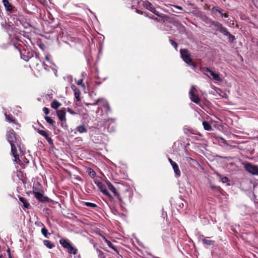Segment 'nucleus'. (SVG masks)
Instances as JSON below:
<instances>
[{"mask_svg": "<svg viewBox=\"0 0 258 258\" xmlns=\"http://www.w3.org/2000/svg\"><path fill=\"white\" fill-rule=\"evenodd\" d=\"M19 200L23 204V206L24 208H27L30 206V204L27 202L25 198L22 197H19Z\"/></svg>", "mask_w": 258, "mask_h": 258, "instance_id": "obj_34", "label": "nucleus"}, {"mask_svg": "<svg viewBox=\"0 0 258 258\" xmlns=\"http://www.w3.org/2000/svg\"><path fill=\"white\" fill-rule=\"evenodd\" d=\"M57 115L60 121H66V109L63 108L56 111Z\"/></svg>", "mask_w": 258, "mask_h": 258, "instance_id": "obj_15", "label": "nucleus"}, {"mask_svg": "<svg viewBox=\"0 0 258 258\" xmlns=\"http://www.w3.org/2000/svg\"><path fill=\"white\" fill-rule=\"evenodd\" d=\"M99 256H103L104 253L102 251L99 250Z\"/></svg>", "mask_w": 258, "mask_h": 258, "instance_id": "obj_60", "label": "nucleus"}, {"mask_svg": "<svg viewBox=\"0 0 258 258\" xmlns=\"http://www.w3.org/2000/svg\"><path fill=\"white\" fill-rule=\"evenodd\" d=\"M89 175L91 177H94V176L96 175V173L94 171H90L89 172Z\"/></svg>", "mask_w": 258, "mask_h": 258, "instance_id": "obj_52", "label": "nucleus"}, {"mask_svg": "<svg viewBox=\"0 0 258 258\" xmlns=\"http://www.w3.org/2000/svg\"><path fill=\"white\" fill-rule=\"evenodd\" d=\"M197 92L198 91L197 89L194 86H192L189 92V95L190 100L193 102L199 104L201 101V99L197 94Z\"/></svg>", "mask_w": 258, "mask_h": 258, "instance_id": "obj_5", "label": "nucleus"}, {"mask_svg": "<svg viewBox=\"0 0 258 258\" xmlns=\"http://www.w3.org/2000/svg\"><path fill=\"white\" fill-rule=\"evenodd\" d=\"M222 12H223V10H220V13H219L220 14L221 17H223V14H224Z\"/></svg>", "mask_w": 258, "mask_h": 258, "instance_id": "obj_62", "label": "nucleus"}, {"mask_svg": "<svg viewBox=\"0 0 258 258\" xmlns=\"http://www.w3.org/2000/svg\"><path fill=\"white\" fill-rule=\"evenodd\" d=\"M2 27L5 29V30L7 32L10 36L11 37V33H12L13 31V27L8 23H5V24L2 25Z\"/></svg>", "mask_w": 258, "mask_h": 258, "instance_id": "obj_17", "label": "nucleus"}, {"mask_svg": "<svg viewBox=\"0 0 258 258\" xmlns=\"http://www.w3.org/2000/svg\"><path fill=\"white\" fill-rule=\"evenodd\" d=\"M44 118L46 122L51 124L53 126V128L55 129L56 127L55 121L49 116H45Z\"/></svg>", "mask_w": 258, "mask_h": 258, "instance_id": "obj_32", "label": "nucleus"}, {"mask_svg": "<svg viewBox=\"0 0 258 258\" xmlns=\"http://www.w3.org/2000/svg\"><path fill=\"white\" fill-rule=\"evenodd\" d=\"M37 131V132L40 135H41V136H42L43 137H44L45 138V139L47 141V142H48V143L50 145H53V141L51 139V138H50L49 137V135L47 134V133L46 131L41 130L40 129H38Z\"/></svg>", "mask_w": 258, "mask_h": 258, "instance_id": "obj_12", "label": "nucleus"}, {"mask_svg": "<svg viewBox=\"0 0 258 258\" xmlns=\"http://www.w3.org/2000/svg\"><path fill=\"white\" fill-rule=\"evenodd\" d=\"M76 130L80 133H86L88 131L86 126L84 124L78 126L76 127Z\"/></svg>", "mask_w": 258, "mask_h": 258, "instance_id": "obj_28", "label": "nucleus"}, {"mask_svg": "<svg viewBox=\"0 0 258 258\" xmlns=\"http://www.w3.org/2000/svg\"><path fill=\"white\" fill-rule=\"evenodd\" d=\"M168 161L169 162H170V164L172 165V164H173L175 162H174L171 158H168Z\"/></svg>", "mask_w": 258, "mask_h": 258, "instance_id": "obj_58", "label": "nucleus"}, {"mask_svg": "<svg viewBox=\"0 0 258 258\" xmlns=\"http://www.w3.org/2000/svg\"><path fill=\"white\" fill-rule=\"evenodd\" d=\"M203 71L204 72H206V73H209L210 74H211V72H212V70H211L208 67H204L203 68Z\"/></svg>", "mask_w": 258, "mask_h": 258, "instance_id": "obj_47", "label": "nucleus"}, {"mask_svg": "<svg viewBox=\"0 0 258 258\" xmlns=\"http://www.w3.org/2000/svg\"><path fill=\"white\" fill-rule=\"evenodd\" d=\"M14 46L17 49H18L19 52L20 53L21 58L25 61H28L30 58L33 57L34 52L31 50H29L28 49H24L21 51V49L18 48V47L15 44H14Z\"/></svg>", "mask_w": 258, "mask_h": 258, "instance_id": "obj_4", "label": "nucleus"}, {"mask_svg": "<svg viewBox=\"0 0 258 258\" xmlns=\"http://www.w3.org/2000/svg\"><path fill=\"white\" fill-rule=\"evenodd\" d=\"M228 17H229V15L227 13H225L223 14V17L227 18Z\"/></svg>", "mask_w": 258, "mask_h": 258, "instance_id": "obj_59", "label": "nucleus"}, {"mask_svg": "<svg viewBox=\"0 0 258 258\" xmlns=\"http://www.w3.org/2000/svg\"><path fill=\"white\" fill-rule=\"evenodd\" d=\"M151 12L154 14L155 15L158 16L160 18L168 20L169 18V17L164 14L160 13L159 12L156 10L155 8L153 7V10H151Z\"/></svg>", "mask_w": 258, "mask_h": 258, "instance_id": "obj_20", "label": "nucleus"}, {"mask_svg": "<svg viewBox=\"0 0 258 258\" xmlns=\"http://www.w3.org/2000/svg\"><path fill=\"white\" fill-rule=\"evenodd\" d=\"M184 133H185V134H187L188 132H189V133H192V132H191V130H190V129H187V128H184Z\"/></svg>", "mask_w": 258, "mask_h": 258, "instance_id": "obj_56", "label": "nucleus"}, {"mask_svg": "<svg viewBox=\"0 0 258 258\" xmlns=\"http://www.w3.org/2000/svg\"><path fill=\"white\" fill-rule=\"evenodd\" d=\"M172 7L179 10H183V8L180 7V6H176V5H171Z\"/></svg>", "mask_w": 258, "mask_h": 258, "instance_id": "obj_54", "label": "nucleus"}, {"mask_svg": "<svg viewBox=\"0 0 258 258\" xmlns=\"http://www.w3.org/2000/svg\"><path fill=\"white\" fill-rule=\"evenodd\" d=\"M67 249H68V252L71 254H76L78 252V249L73 247L72 244Z\"/></svg>", "mask_w": 258, "mask_h": 258, "instance_id": "obj_39", "label": "nucleus"}, {"mask_svg": "<svg viewBox=\"0 0 258 258\" xmlns=\"http://www.w3.org/2000/svg\"><path fill=\"white\" fill-rule=\"evenodd\" d=\"M83 204L84 205H85V206H86L87 207H90L91 208H96L97 207L96 204H95L94 203H90V202H83Z\"/></svg>", "mask_w": 258, "mask_h": 258, "instance_id": "obj_40", "label": "nucleus"}, {"mask_svg": "<svg viewBox=\"0 0 258 258\" xmlns=\"http://www.w3.org/2000/svg\"><path fill=\"white\" fill-rule=\"evenodd\" d=\"M210 75L212 76L213 80L216 81H221L222 79L220 77V75L219 74L215 73L213 71L211 72Z\"/></svg>", "mask_w": 258, "mask_h": 258, "instance_id": "obj_36", "label": "nucleus"}, {"mask_svg": "<svg viewBox=\"0 0 258 258\" xmlns=\"http://www.w3.org/2000/svg\"><path fill=\"white\" fill-rule=\"evenodd\" d=\"M34 53L35 54L36 58H39V54L38 53H35V52H34Z\"/></svg>", "mask_w": 258, "mask_h": 258, "instance_id": "obj_63", "label": "nucleus"}, {"mask_svg": "<svg viewBox=\"0 0 258 258\" xmlns=\"http://www.w3.org/2000/svg\"><path fill=\"white\" fill-rule=\"evenodd\" d=\"M218 138V141L221 143H223V144H224L225 145H226V146H229V145L228 144L227 141L223 138H221V137H220V138Z\"/></svg>", "mask_w": 258, "mask_h": 258, "instance_id": "obj_42", "label": "nucleus"}, {"mask_svg": "<svg viewBox=\"0 0 258 258\" xmlns=\"http://www.w3.org/2000/svg\"><path fill=\"white\" fill-rule=\"evenodd\" d=\"M4 114L5 116L6 120L8 122H9V123H14L15 124H16L19 127L20 126V124L17 122L16 119L12 114H8L6 112L4 113Z\"/></svg>", "mask_w": 258, "mask_h": 258, "instance_id": "obj_14", "label": "nucleus"}, {"mask_svg": "<svg viewBox=\"0 0 258 258\" xmlns=\"http://www.w3.org/2000/svg\"><path fill=\"white\" fill-rule=\"evenodd\" d=\"M33 189H35L33 190V194L34 195V197L39 202L46 203L50 201L47 197H45L43 194L36 191V190H37V188L33 187Z\"/></svg>", "mask_w": 258, "mask_h": 258, "instance_id": "obj_7", "label": "nucleus"}, {"mask_svg": "<svg viewBox=\"0 0 258 258\" xmlns=\"http://www.w3.org/2000/svg\"><path fill=\"white\" fill-rule=\"evenodd\" d=\"M203 125L204 126V128L207 131H211L212 130V126L211 124L207 121H203Z\"/></svg>", "mask_w": 258, "mask_h": 258, "instance_id": "obj_30", "label": "nucleus"}, {"mask_svg": "<svg viewBox=\"0 0 258 258\" xmlns=\"http://www.w3.org/2000/svg\"><path fill=\"white\" fill-rule=\"evenodd\" d=\"M210 188L211 190L216 194H217L218 195H220L221 194V188L220 186L210 185Z\"/></svg>", "mask_w": 258, "mask_h": 258, "instance_id": "obj_26", "label": "nucleus"}, {"mask_svg": "<svg viewBox=\"0 0 258 258\" xmlns=\"http://www.w3.org/2000/svg\"><path fill=\"white\" fill-rule=\"evenodd\" d=\"M136 12L139 14L144 15L146 17H148V14L147 13H146L145 12H143L139 10H137Z\"/></svg>", "mask_w": 258, "mask_h": 258, "instance_id": "obj_45", "label": "nucleus"}, {"mask_svg": "<svg viewBox=\"0 0 258 258\" xmlns=\"http://www.w3.org/2000/svg\"><path fill=\"white\" fill-rule=\"evenodd\" d=\"M7 252L8 253L9 256L10 255V254H11V250L9 248L7 249Z\"/></svg>", "mask_w": 258, "mask_h": 258, "instance_id": "obj_61", "label": "nucleus"}, {"mask_svg": "<svg viewBox=\"0 0 258 258\" xmlns=\"http://www.w3.org/2000/svg\"><path fill=\"white\" fill-rule=\"evenodd\" d=\"M133 196V191L128 189H125L121 195H117V199L120 203L122 204H125L127 202H131Z\"/></svg>", "mask_w": 258, "mask_h": 258, "instance_id": "obj_3", "label": "nucleus"}, {"mask_svg": "<svg viewBox=\"0 0 258 258\" xmlns=\"http://www.w3.org/2000/svg\"><path fill=\"white\" fill-rule=\"evenodd\" d=\"M201 18L203 22H204L207 24H209L210 25L212 24L213 22L214 21L205 15H202L201 16Z\"/></svg>", "mask_w": 258, "mask_h": 258, "instance_id": "obj_25", "label": "nucleus"}, {"mask_svg": "<svg viewBox=\"0 0 258 258\" xmlns=\"http://www.w3.org/2000/svg\"><path fill=\"white\" fill-rule=\"evenodd\" d=\"M111 210L112 212L115 215L118 213V212L117 211V210L114 207H113L112 208H111Z\"/></svg>", "mask_w": 258, "mask_h": 258, "instance_id": "obj_51", "label": "nucleus"}, {"mask_svg": "<svg viewBox=\"0 0 258 258\" xmlns=\"http://www.w3.org/2000/svg\"><path fill=\"white\" fill-rule=\"evenodd\" d=\"M67 111L69 112L72 115H75L77 114L76 112H75L74 111H73L71 108H68L67 109Z\"/></svg>", "mask_w": 258, "mask_h": 258, "instance_id": "obj_46", "label": "nucleus"}, {"mask_svg": "<svg viewBox=\"0 0 258 258\" xmlns=\"http://www.w3.org/2000/svg\"><path fill=\"white\" fill-rule=\"evenodd\" d=\"M184 62L188 66L191 67L192 69L196 70L197 68V64L194 62L191 58L188 59Z\"/></svg>", "mask_w": 258, "mask_h": 258, "instance_id": "obj_35", "label": "nucleus"}, {"mask_svg": "<svg viewBox=\"0 0 258 258\" xmlns=\"http://www.w3.org/2000/svg\"><path fill=\"white\" fill-rule=\"evenodd\" d=\"M140 2L143 3V4H142L144 8H145L146 9H147V10H149L151 12V10H153L154 6L148 1H140V2H138V4H139Z\"/></svg>", "mask_w": 258, "mask_h": 258, "instance_id": "obj_19", "label": "nucleus"}, {"mask_svg": "<svg viewBox=\"0 0 258 258\" xmlns=\"http://www.w3.org/2000/svg\"><path fill=\"white\" fill-rule=\"evenodd\" d=\"M12 156L14 157V162L17 164L21 165L22 161L19 158V155L17 153V148L15 149V151L13 152L12 150L11 151Z\"/></svg>", "mask_w": 258, "mask_h": 258, "instance_id": "obj_16", "label": "nucleus"}, {"mask_svg": "<svg viewBox=\"0 0 258 258\" xmlns=\"http://www.w3.org/2000/svg\"><path fill=\"white\" fill-rule=\"evenodd\" d=\"M71 88H72V90L74 91V92H76L77 90H79V89H78L75 85H72L71 86Z\"/></svg>", "mask_w": 258, "mask_h": 258, "instance_id": "obj_53", "label": "nucleus"}, {"mask_svg": "<svg viewBox=\"0 0 258 258\" xmlns=\"http://www.w3.org/2000/svg\"><path fill=\"white\" fill-rule=\"evenodd\" d=\"M216 174L217 177L220 179V180L223 183H227L229 181V179L227 177H223L221 174H220L218 172H216Z\"/></svg>", "mask_w": 258, "mask_h": 258, "instance_id": "obj_29", "label": "nucleus"}, {"mask_svg": "<svg viewBox=\"0 0 258 258\" xmlns=\"http://www.w3.org/2000/svg\"><path fill=\"white\" fill-rule=\"evenodd\" d=\"M102 237L103 238V240H104V241L105 242V240H108L104 236H102Z\"/></svg>", "mask_w": 258, "mask_h": 258, "instance_id": "obj_64", "label": "nucleus"}, {"mask_svg": "<svg viewBox=\"0 0 258 258\" xmlns=\"http://www.w3.org/2000/svg\"><path fill=\"white\" fill-rule=\"evenodd\" d=\"M105 243L107 244V245L108 246V247H109L110 248H111V249L114 250L117 253H119V251H118L117 248L109 240H106Z\"/></svg>", "mask_w": 258, "mask_h": 258, "instance_id": "obj_38", "label": "nucleus"}, {"mask_svg": "<svg viewBox=\"0 0 258 258\" xmlns=\"http://www.w3.org/2000/svg\"><path fill=\"white\" fill-rule=\"evenodd\" d=\"M101 83H102L100 81H96L95 82V85L96 87L99 86L100 84H101Z\"/></svg>", "mask_w": 258, "mask_h": 258, "instance_id": "obj_55", "label": "nucleus"}, {"mask_svg": "<svg viewBox=\"0 0 258 258\" xmlns=\"http://www.w3.org/2000/svg\"><path fill=\"white\" fill-rule=\"evenodd\" d=\"M175 208L177 209V210H179V209L183 208L184 207V204L182 202V200L181 199L177 200L175 202Z\"/></svg>", "mask_w": 258, "mask_h": 258, "instance_id": "obj_33", "label": "nucleus"}, {"mask_svg": "<svg viewBox=\"0 0 258 258\" xmlns=\"http://www.w3.org/2000/svg\"><path fill=\"white\" fill-rule=\"evenodd\" d=\"M6 138L8 142L10 143L11 149L13 152L15 151V149L18 148L20 151V154H23V151L21 148L22 144L21 140L20 137L16 135L15 131L11 128L6 133Z\"/></svg>", "mask_w": 258, "mask_h": 258, "instance_id": "obj_1", "label": "nucleus"}, {"mask_svg": "<svg viewBox=\"0 0 258 258\" xmlns=\"http://www.w3.org/2000/svg\"><path fill=\"white\" fill-rule=\"evenodd\" d=\"M3 4L7 11L12 12L14 7L9 3L8 0H3Z\"/></svg>", "mask_w": 258, "mask_h": 258, "instance_id": "obj_18", "label": "nucleus"}, {"mask_svg": "<svg viewBox=\"0 0 258 258\" xmlns=\"http://www.w3.org/2000/svg\"><path fill=\"white\" fill-rule=\"evenodd\" d=\"M61 105V104L56 100H53L51 103V107L54 109H57Z\"/></svg>", "mask_w": 258, "mask_h": 258, "instance_id": "obj_31", "label": "nucleus"}, {"mask_svg": "<svg viewBox=\"0 0 258 258\" xmlns=\"http://www.w3.org/2000/svg\"><path fill=\"white\" fill-rule=\"evenodd\" d=\"M102 102V103H103L102 106L105 110V112L106 113L110 112L111 108L109 106L108 103L107 101H105L103 98L98 99L96 100V103H94V105L96 104L97 103H98L99 102Z\"/></svg>", "mask_w": 258, "mask_h": 258, "instance_id": "obj_11", "label": "nucleus"}, {"mask_svg": "<svg viewBox=\"0 0 258 258\" xmlns=\"http://www.w3.org/2000/svg\"><path fill=\"white\" fill-rule=\"evenodd\" d=\"M107 185L109 189L113 193V196L117 197V195H118L119 193L118 192L115 187L109 181L107 182Z\"/></svg>", "mask_w": 258, "mask_h": 258, "instance_id": "obj_23", "label": "nucleus"}, {"mask_svg": "<svg viewBox=\"0 0 258 258\" xmlns=\"http://www.w3.org/2000/svg\"><path fill=\"white\" fill-rule=\"evenodd\" d=\"M59 243L64 248H68L71 245V243L68 239L61 238L59 240Z\"/></svg>", "mask_w": 258, "mask_h": 258, "instance_id": "obj_24", "label": "nucleus"}, {"mask_svg": "<svg viewBox=\"0 0 258 258\" xmlns=\"http://www.w3.org/2000/svg\"><path fill=\"white\" fill-rule=\"evenodd\" d=\"M82 83H83V80L82 79H80V80H78L77 81V84L78 85H81L82 84Z\"/></svg>", "mask_w": 258, "mask_h": 258, "instance_id": "obj_57", "label": "nucleus"}, {"mask_svg": "<svg viewBox=\"0 0 258 258\" xmlns=\"http://www.w3.org/2000/svg\"><path fill=\"white\" fill-rule=\"evenodd\" d=\"M43 111L46 115L48 114L49 113V109L45 107L43 108Z\"/></svg>", "mask_w": 258, "mask_h": 258, "instance_id": "obj_49", "label": "nucleus"}, {"mask_svg": "<svg viewBox=\"0 0 258 258\" xmlns=\"http://www.w3.org/2000/svg\"><path fill=\"white\" fill-rule=\"evenodd\" d=\"M212 10L213 11L217 12L218 13H220V9L218 7H214Z\"/></svg>", "mask_w": 258, "mask_h": 258, "instance_id": "obj_50", "label": "nucleus"}, {"mask_svg": "<svg viewBox=\"0 0 258 258\" xmlns=\"http://www.w3.org/2000/svg\"><path fill=\"white\" fill-rule=\"evenodd\" d=\"M104 126L107 127V131L109 132H113L115 130L114 120L113 119H107L104 121Z\"/></svg>", "mask_w": 258, "mask_h": 258, "instance_id": "obj_8", "label": "nucleus"}, {"mask_svg": "<svg viewBox=\"0 0 258 258\" xmlns=\"http://www.w3.org/2000/svg\"><path fill=\"white\" fill-rule=\"evenodd\" d=\"M213 27V30L218 31L224 36L228 37L229 42L233 43L235 40V37L234 35H232L228 30V29L224 27L222 24L218 21H214L210 27Z\"/></svg>", "mask_w": 258, "mask_h": 258, "instance_id": "obj_2", "label": "nucleus"}, {"mask_svg": "<svg viewBox=\"0 0 258 258\" xmlns=\"http://www.w3.org/2000/svg\"><path fill=\"white\" fill-rule=\"evenodd\" d=\"M215 242V241L210 240L209 237H205L202 239L203 244L208 246L213 245Z\"/></svg>", "mask_w": 258, "mask_h": 258, "instance_id": "obj_22", "label": "nucleus"}, {"mask_svg": "<svg viewBox=\"0 0 258 258\" xmlns=\"http://www.w3.org/2000/svg\"><path fill=\"white\" fill-rule=\"evenodd\" d=\"M171 166L174 170V172L175 174V177L177 178L181 176V172L180 170H179L178 164L176 162H175Z\"/></svg>", "mask_w": 258, "mask_h": 258, "instance_id": "obj_21", "label": "nucleus"}, {"mask_svg": "<svg viewBox=\"0 0 258 258\" xmlns=\"http://www.w3.org/2000/svg\"><path fill=\"white\" fill-rule=\"evenodd\" d=\"M180 53L181 57L184 61L191 58V54L187 49H181Z\"/></svg>", "mask_w": 258, "mask_h": 258, "instance_id": "obj_10", "label": "nucleus"}, {"mask_svg": "<svg viewBox=\"0 0 258 258\" xmlns=\"http://www.w3.org/2000/svg\"><path fill=\"white\" fill-rule=\"evenodd\" d=\"M171 44L176 49L178 46L177 43L172 39H169Z\"/></svg>", "mask_w": 258, "mask_h": 258, "instance_id": "obj_43", "label": "nucleus"}, {"mask_svg": "<svg viewBox=\"0 0 258 258\" xmlns=\"http://www.w3.org/2000/svg\"><path fill=\"white\" fill-rule=\"evenodd\" d=\"M246 171L253 175H258V166L250 163H246L244 165Z\"/></svg>", "mask_w": 258, "mask_h": 258, "instance_id": "obj_6", "label": "nucleus"}, {"mask_svg": "<svg viewBox=\"0 0 258 258\" xmlns=\"http://www.w3.org/2000/svg\"><path fill=\"white\" fill-rule=\"evenodd\" d=\"M98 188L100 189V191L105 196H107L109 197H111V195L109 193L107 189V187L105 184L100 181H98L95 182Z\"/></svg>", "mask_w": 258, "mask_h": 258, "instance_id": "obj_9", "label": "nucleus"}, {"mask_svg": "<svg viewBox=\"0 0 258 258\" xmlns=\"http://www.w3.org/2000/svg\"><path fill=\"white\" fill-rule=\"evenodd\" d=\"M148 17L149 18L151 19L154 20V21H155L156 22H161V21H160V20L159 19H158V18L155 17L153 15L149 16L148 15Z\"/></svg>", "mask_w": 258, "mask_h": 258, "instance_id": "obj_44", "label": "nucleus"}, {"mask_svg": "<svg viewBox=\"0 0 258 258\" xmlns=\"http://www.w3.org/2000/svg\"><path fill=\"white\" fill-rule=\"evenodd\" d=\"M43 244L45 246H46L49 249H51L55 247L54 244L48 240H43Z\"/></svg>", "mask_w": 258, "mask_h": 258, "instance_id": "obj_27", "label": "nucleus"}, {"mask_svg": "<svg viewBox=\"0 0 258 258\" xmlns=\"http://www.w3.org/2000/svg\"><path fill=\"white\" fill-rule=\"evenodd\" d=\"M41 226H43V228L41 229L42 234L45 237L48 238V232L47 229L46 228V227L42 223H41ZM49 235H50V234L49 233Z\"/></svg>", "mask_w": 258, "mask_h": 258, "instance_id": "obj_37", "label": "nucleus"}, {"mask_svg": "<svg viewBox=\"0 0 258 258\" xmlns=\"http://www.w3.org/2000/svg\"><path fill=\"white\" fill-rule=\"evenodd\" d=\"M60 126L64 128H66L67 127L66 121L65 122H64V121H61Z\"/></svg>", "mask_w": 258, "mask_h": 258, "instance_id": "obj_48", "label": "nucleus"}, {"mask_svg": "<svg viewBox=\"0 0 258 258\" xmlns=\"http://www.w3.org/2000/svg\"><path fill=\"white\" fill-rule=\"evenodd\" d=\"M37 131V132L40 135H41V136H42L43 137H44L45 138V139L47 141V142H48V143L50 145H53V141L51 139V138H50L49 137V135L47 134V133L46 131L41 130L40 129H38Z\"/></svg>", "mask_w": 258, "mask_h": 258, "instance_id": "obj_13", "label": "nucleus"}, {"mask_svg": "<svg viewBox=\"0 0 258 258\" xmlns=\"http://www.w3.org/2000/svg\"><path fill=\"white\" fill-rule=\"evenodd\" d=\"M74 94H75V98H76L77 100L78 101H80L81 99H80V90H77L76 92H74Z\"/></svg>", "mask_w": 258, "mask_h": 258, "instance_id": "obj_41", "label": "nucleus"}]
</instances>
